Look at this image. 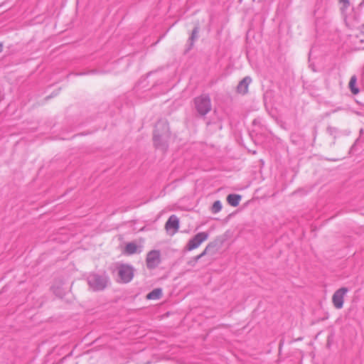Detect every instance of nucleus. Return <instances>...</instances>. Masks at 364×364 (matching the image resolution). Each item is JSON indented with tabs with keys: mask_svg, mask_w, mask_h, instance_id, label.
I'll use <instances>...</instances> for the list:
<instances>
[{
	"mask_svg": "<svg viewBox=\"0 0 364 364\" xmlns=\"http://www.w3.org/2000/svg\"><path fill=\"white\" fill-rule=\"evenodd\" d=\"M162 295L161 289L157 288L152 290L146 295V299L149 300H156L161 298Z\"/></svg>",
	"mask_w": 364,
	"mask_h": 364,
	"instance_id": "obj_12",
	"label": "nucleus"
},
{
	"mask_svg": "<svg viewBox=\"0 0 364 364\" xmlns=\"http://www.w3.org/2000/svg\"><path fill=\"white\" fill-rule=\"evenodd\" d=\"M159 250H151L148 252L146 258V267L149 269H155L161 262Z\"/></svg>",
	"mask_w": 364,
	"mask_h": 364,
	"instance_id": "obj_7",
	"label": "nucleus"
},
{
	"mask_svg": "<svg viewBox=\"0 0 364 364\" xmlns=\"http://www.w3.org/2000/svg\"><path fill=\"white\" fill-rule=\"evenodd\" d=\"M348 292L347 287H341L334 292L332 296V303L336 309H341L343 307L344 297Z\"/></svg>",
	"mask_w": 364,
	"mask_h": 364,
	"instance_id": "obj_6",
	"label": "nucleus"
},
{
	"mask_svg": "<svg viewBox=\"0 0 364 364\" xmlns=\"http://www.w3.org/2000/svg\"><path fill=\"white\" fill-rule=\"evenodd\" d=\"M222 209V204L220 200H216L213 203L212 210L213 213H218Z\"/></svg>",
	"mask_w": 364,
	"mask_h": 364,
	"instance_id": "obj_15",
	"label": "nucleus"
},
{
	"mask_svg": "<svg viewBox=\"0 0 364 364\" xmlns=\"http://www.w3.org/2000/svg\"><path fill=\"white\" fill-rule=\"evenodd\" d=\"M195 108L200 116H205L212 109L211 100L208 95H201L194 99Z\"/></svg>",
	"mask_w": 364,
	"mask_h": 364,
	"instance_id": "obj_3",
	"label": "nucleus"
},
{
	"mask_svg": "<svg viewBox=\"0 0 364 364\" xmlns=\"http://www.w3.org/2000/svg\"><path fill=\"white\" fill-rule=\"evenodd\" d=\"M208 233L200 232L192 237L187 243L186 248L188 251H191L198 248L204 241L208 238Z\"/></svg>",
	"mask_w": 364,
	"mask_h": 364,
	"instance_id": "obj_5",
	"label": "nucleus"
},
{
	"mask_svg": "<svg viewBox=\"0 0 364 364\" xmlns=\"http://www.w3.org/2000/svg\"><path fill=\"white\" fill-rule=\"evenodd\" d=\"M328 131L331 134H333L334 132H336V129L335 127H328Z\"/></svg>",
	"mask_w": 364,
	"mask_h": 364,
	"instance_id": "obj_18",
	"label": "nucleus"
},
{
	"mask_svg": "<svg viewBox=\"0 0 364 364\" xmlns=\"http://www.w3.org/2000/svg\"><path fill=\"white\" fill-rule=\"evenodd\" d=\"M1 50H2V45L0 44V52H1Z\"/></svg>",
	"mask_w": 364,
	"mask_h": 364,
	"instance_id": "obj_22",
	"label": "nucleus"
},
{
	"mask_svg": "<svg viewBox=\"0 0 364 364\" xmlns=\"http://www.w3.org/2000/svg\"><path fill=\"white\" fill-rule=\"evenodd\" d=\"M210 245H208L205 250L200 254V255H202V257H204L206 254H207V252H208V250L209 248Z\"/></svg>",
	"mask_w": 364,
	"mask_h": 364,
	"instance_id": "obj_19",
	"label": "nucleus"
},
{
	"mask_svg": "<svg viewBox=\"0 0 364 364\" xmlns=\"http://www.w3.org/2000/svg\"><path fill=\"white\" fill-rule=\"evenodd\" d=\"M170 138L168 124L166 121L160 120L156 126L154 132V144L156 149L164 151L168 148V141Z\"/></svg>",
	"mask_w": 364,
	"mask_h": 364,
	"instance_id": "obj_1",
	"label": "nucleus"
},
{
	"mask_svg": "<svg viewBox=\"0 0 364 364\" xmlns=\"http://www.w3.org/2000/svg\"><path fill=\"white\" fill-rule=\"evenodd\" d=\"M117 269L120 282L128 283L132 281L134 277V268L132 265L121 264L118 266Z\"/></svg>",
	"mask_w": 364,
	"mask_h": 364,
	"instance_id": "obj_4",
	"label": "nucleus"
},
{
	"mask_svg": "<svg viewBox=\"0 0 364 364\" xmlns=\"http://www.w3.org/2000/svg\"><path fill=\"white\" fill-rule=\"evenodd\" d=\"M241 196L237 194H229L227 197V201L231 206L237 207L241 200Z\"/></svg>",
	"mask_w": 364,
	"mask_h": 364,
	"instance_id": "obj_10",
	"label": "nucleus"
},
{
	"mask_svg": "<svg viewBox=\"0 0 364 364\" xmlns=\"http://www.w3.org/2000/svg\"><path fill=\"white\" fill-rule=\"evenodd\" d=\"M196 263H194V257H193L189 262H188V264H190L191 266H195Z\"/></svg>",
	"mask_w": 364,
	"mask_h": 364,
	"instance_id": "obj_21",
	"label": "nucleus"
},
{
	"mask_svg": "<svg viewBox=\"0 0 364 364\" xmlns=\"http://www.w3.org/2000/svg\"><path fill=\"white\" fill-rule=\"evenodd\" d=\"M52 290L53 292L58 297H63L65 294V291L61 287H56L54 285L52 287Z\"/></svg>",
	"mask_w": 364,
	"mask_h": 364,
	"instance_id": "obj_14",
	"label": "nucleus"
},
{
	"mask_svg": "<svg viewBox=\"0 0 364 364\" xmlns=\"http://www.w3.org/2000/svg\"><path fill=\"white\" fill-rule=\"evenodd\" d=\"M202 257H202V255H197V256L194 257V263H197V262H198V261L200 258H202Z\"/></svg>",
	"mask_w": 364,
	"mask_h": 364,
	"instance_id": "obj_20",
	"label": "nucleus"
},
{
	"mask_svg": "<svg viewBox=\"0 0 364 364\" xmlns=\"http://www.w3.org/2000/svg\"><path fill=\"white\" fill-rule=\"evenodd\" d=\"M198 33V27H195L192 31L191 36L189 38V40L191 41V44H193V42L194 40L197 38Z\"/></svg>",
	"mask_w": 364,
	"mask_h": 364,
	"instance_id": "obj_16",
	"label": "nucleus"
},
{
	"mask_svg": "<svg viewBox=\"0 0 364 364\" xmlns=\"http://www.w3.org/2000/svg\"><path fill=\"white\" fill-rule=\"evenodd\" d=\"M356 82V77L355 75L352 76L349 82V88L351 92L354 95L358 94L359 92L358 88L355 86Z\"/></svg>",
	"mask_w": 364,
	"mask_h": 364,
	"instance_id": "obj_13",
	"label": "nucleus"
},
{
	"mask_svg": "<svg viewBox=\"0 0 364 364\" xmlns=\"http://www.w3.org/2000/svg\"><path fill=\"white\" fill-rule=\"evenodd\" d=\"M167 231L173 230L172 235L176 233L179 228V220L175 215H172L169 217L165 225Z\"/></svg>",
	"mask_w": 364,
	"mask_h": 364,
	"instance_id": "obj_8",
	"label": "nucleus"
},
{
	"mask_svg": "<svg viewBox=\"0 0 364 364\" xmlns=\"http://www.w3.org/2000/svg\"><path fill=\"white\" fill-rule=\"evenodd\" d=\"M139 249V247H138V245L136 243L129 242L125 246V252L127 255H133L136 252H140L141 250Z\"/></svg>",
	"mask_w": 364,
	"mask_h": 364,
	"instance_id": "obj_11",
	"label": "nucleus"
},
{
	"mask_svg": "<svg viewBox=\"0 0 364 364\" xmlns=\"http://www.w3.org/2000/svg\"><path fill=\"white\" fill-rule=\"evenodd\" d=\"M339 2L343 4V8H347L349 6L350 3L348 0H339Z\"/></svg>",
	"mask_w": 364,
	"mask_h": 364,
	"instance_id": "obj_17",
	"label": "nucleus"
},
{
	"mask_svg": "<svg viewBox=\"0 0 364 364\" xmlns=\"http://www.w3.org/2000/svg\"><path fill=\"white\" fill-rule=\"evenodd\" d=\"M87 283L93 291H102L109 283V277L106 273H92L87 277Z\"/></svg>",
	"mask_w": 364,
	"mask_h": 364,
	"instance_id": "obj_2",
	"label": "nucleus"
},
{
	"mask_svg": "<svg viewBox=\"0 0 364 364\" xmlns=\"http://www.w3.org/2000/svg\"><path fill=\"white\" fill-rule=\"evenodd\" d=\"M252 79L250 77L247 76L244 77L238 84L237 91L241 94H245L248 91V86L251 83Z\"/></svg>",
	"mask_w": 364,
	"mask_h": 364,
	"instance_id": "obj_9",
	"label": "nucleus"
}]
</instances>
